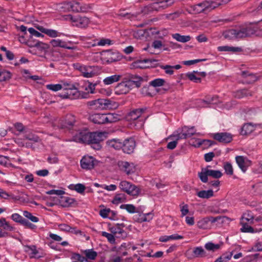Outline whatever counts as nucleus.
I'll return each mask as SVG.
<instances>
[{
    "instance_id": "1",
    "label": "nucleus",
    "mask_w": 262,
    "mask_h": 262,
    "mask_svg": "<svg viewBox=\"0 0 262 262\" xmlns=\"http://www.w3.org/2000/svg\"><path fill=\"white\" fill-rule=\"evenodd\" d=\"M104 133L102 132H89L87 130L79 132L74 136V140L77 142L92 144V147L96 150L101 148L100 144L105 138Z\"/></svg>"
},
{
    "instance_id": "2",
    "label": "nucleus",
    "mask_w": 262,
    "mask_h": 262,
    "mask_svg": "<svg viewBox=\"0 0 262 262\" xmlns=\"http://www.w3.org/2000/svg\"><path fill=\"white\" fill-rule=\"evenodd\" d=\"M255 28L250 25L240 28L229 29L225 31L223 36L228 40L239 39L248 37L255 34Z\"/></svg>"
},
{
    "instance_id": "3",
    "label": "nucleus",
    "mask_w": 262,
    "mask_h": 262,
    "mask_svg": "<svg viewBox=\"0 0 262 262\" xmlns=\"http://www.w3.org/2000/svg\"><path fill=\"white\" fill-rule=\"evenodd\" d=\"M222 5V3L217 1H204L196 5L191 6L190 8L194 13L199 14L209 12Z\"/></svg>"
},
{
    "instance_id": "4",
    "label": "nucleus",
    "mask_w": 262,
    "mask_h": 262,
    "mask_svg": "<svg viewBox=\"0 0 262 262\" xmlns=\"http://www.w3.org/2000/svg\"><path fill=\"white\" fill-rule=\"evenodd\" d=\"M88 105L94 110L114 109L118 106L117 102L107 99H98L89 101Z\"/></svg>"
},
{
    "instance_id": "5",
    "label": "nucleus",
    "mask_w": 262,
    "mask_h": 262,
    "mask_svg": "<svg viewBox=\"0 0 262 262\" xmlns=\"http://www.w3.org/2000/svg\"><path fill=\"white\" fill-rule=\"evenodd\" d=\"M117 119V115L112 113L108 114H95L90 117V120L93 122L98 124L114 122Z\"/></svg>"
},
{
    "instance_id": "6",
    "label": "nucleus",
    "mask_w": 262,
    "mask_h": 262,
    "mask_svg": "<svg viewBox=\"0 0 262 262\" xmlns=\"http://www.w3.org/2000/svg\"><path fill=\"white\" fill-rule=\"evenodd\" d=\"M210 166H207L205 168H202L201 171L199 172L198 176L202 182L207 183L208 176L214 179H219L223 176L220 170L210 169Z\"/></svg>"
},
{
    "instance_id": "7",
    "label": "nucleus",
    "mask_w": 262,
    "mask_h": 262,
    "mask_svg": "<svg viewBox=\"0 0 262 262\" xmlns=\"http://www.w3.org/2000/svg\"><path fill=\"white\" fill-rule=\"evenodd\" d=\"M75 69L80 72L84 77H92L97 73L98 67L86 66L82 65L79 63L73 64Z\"/></svg>"
},
{
    "instance_id": "8",
    "label": "nucleus",
    "mask_w": 262,
    "mask_h": 262,
    "mask_svg": "<svg viewBox=\"0 0 262 262\" xmlns=\"http://www.w3.org/2000/svg\"><path fill=\"white\" fill-rule=\"evenodd\" d=\"M223 217L221 216L216 217L212 216H207L199 220L197 222L196 225L201 229H210L211 228L212 224L214 223Z\"/></svg>"
},
{
    "instance_id": "9",
    "label": "nucleus",
    "mask_w": 262,
    "mask_h": 262,
    "mask_svg": "<svg viewBox=\"0 0 262 262\" xmlns=\"http://www.w3.org/2000/svg\"><path fill=\"white\" fill-rule=\"evenodd\" d=\"M119 188L123 191L133 196H137L140 192L137 186L126 181H121L119 184Z\"/></svg>"
},
{
    "instance_id": "10",
    "label": "nucleus",
    "mask_w": 262,
    "mask_h": 262,
    "mask_svg": "<svg viewBox=\"0 0 262 262\" xmlns=\"http://www.w3.org/2000/svg\"><path fill=\"white\" fill-rule=\"evenodd\" d=\"M144 112L143 108H138L130 112L128 115V118L130 121L138 120L139 125L142 126L143 124L145 118L141 116L142 113Z\"/></svg>"
},
{
    "instance_id": "11",
    "label": "nucleus",
    "mask_w": 262,
    "mask_h": 262,
    "mask_svg": "<svg viewBox=\"0 0 262 262\" xmlns=\"http://www.w3.org/2000/svg\"><path fill=\"white\" fill-rule=\"evenodd\" d=\"M185 255L188 259H192L196 257H204L207 256L206 252L202 247H194L192 251L188 250Z\"/></svg>"
},
{
    "instance_id": "12",
    "label": "nucleus",
    "mask_w": 262,
    "mask_h": 262,
    "mask_svg": "<svg viewBox=\"0 0 262 262\" xmlns=\"http://www.w3.org/2000/svg\"><path fill=\"white\" fill-rule=\"evenodd\" d=\"M136 147V142L132 138H127L122 142V149L124 152L130 154L133 152Z\"/></svg>"
},
{
    "instance_id": "13",
    "label": "nucleus",
    "mask_w": 262,
    "mask_h": 262,
    "mask_svg": "<svg viewBox=\"0 0 262 262\" xmlns=\"http://www.w3.org/2000/svg\"><path fill=\"white\" fill-rule=\"evenodd\" d=\"M130 82L123 81L115 88V93L117 95L126 94L132 89Z\"/></svg>"
},
{
    "instance_id": "14",
    "label": "nucleus",
    "mask_w": 262,
    "mask_h": 262,
    "mask_svg": "<svg viewBox=\"0 0 262 262\" xmlns=\"http://www.w3.org/2000/svg\"><path fill=\"white\" fill-rule=\"evenodd\" d=\"M59 121L61 128L71 129L74 125L76 120L74 115L68 114L64 119L60 120Z\"/></svg>"
},
{
    "instance_id": "15",
    "label": "nucleus",
    "mask_w": 262,
    "mask_h": 262,
    "mask_svg": "<svg viewBox=\"0 0 262 262\" xmlns=\"http://www.w3.org/2000/svg\"><path fill=\"white\" fill-rule=\"evenodd\" d=\"M97 161L92 156H84L81 160V166L83 169H91L93 168Z\"/></svg>"
},
{
    "instance_id": "16",
    "label": "nucleus",
    "mask_w": 262,
    "mask_h": 262,
    "mask_svg": "<svg viewBox=\"0 0 262 262\" xmlns=\"http://www.w3.org/2000/svg\"><path fill=\"white\" fill-rule=\"evenodd\" d=\"M236 162L243 172H245L248 167H249L251 163V161L248 160V158L242 156H237L235 157Z\"/></svg>"
},
{
    "instance_id": "17",
    "label": "nucleus",
    "mask_w": 262,
    "mask_h": 262,
    "mask_svg": "<svg viewBox=\"0 0 262 262\" xmlns=\"http://www.w3.org/2000/svg\"><path fill=\"white\" fill-rule=\"evenodd\" d=\"M213 138L219 142L224 143H230L232 140V135L227 133H216L214 134Z\"/></svg>"
},
{
    "instance_id": "18",
    "label": "nucleus",
    "mask_w": 262,
    "mask_h": 262,
    "mask_svg": "<svg viewBox=\"0 0 262 262\" xmlns=\"http://www.w3.org/2000/svg\"><path fill=\"white\" fill-rule=\"evenodd\" d=\"M118 165L120 169L127 174H129L135 171V167L132 163L126 161H119Z\"/></svg>"
},
{
    "instance_id": "19",
    "label": "nucleus",
    "mask_w": 262,
    "mask_h": 262,
    "mask_svg": "<svg viewBox=\"0 0 262 262\" xmlns=\"http://www.w3.org/2000/svg\"><path fill=\"white\" fill-rule=\"evenodd\" d=\"M62 8L68 11L80 13V3L78 2H66L63 3Z\"/></svg>"
},
{
    "instance_id": "20",
    "label": "nucleus",
    "mask_w": 262,
    "mask_h": 262,
    "mask_svg": "<svg viewBox=\"0 0 262 262\" xmlns=\"http://www.w3.org/2000/svg\"><path fill=\"white\" fill-rule=\"evenodd\" d=\"M25 251L29 253L30 258H39L43 257V255L39 254V252L34 245L26 246Z\"/></svg>"
},
{
    "instance_id": "21",
    "label": "nucleus",
    "mask_w": 262,
    "mask_h": 262,
    "mask_svg": "<svg viewBox=\"0 0 262 262\" xmlns=\"http://www.w3.org/2000/svg\"><path fill=\"white\" fill-rule=\"evenodd\" d=\"M143 78L141 77L136 75H129L128 76V80L127 82H130L131 88L134 87L139 88L141 86V82L142 81Z\"/></svg>"
},
{
    "instance_id": "22",
    "label": "nucleus",
    "mask_w": 262,
    "mask_h": 262,
    "mask_svg": "<svg viewBox=\"0 0 262 262\" xmlns=\"http://www.w3.org/2000/svg\"><path fill=\"white\" fill-rule=\"evenodd\" d=\"M173 4L171 0H166L159 3H154L152 5V9L156 11H159L161 9H164Z\"/></svg>"
},
{
    "instance_id": "23",
    "label": "nucleus",
    "mask_w": 262,
    "mask_h": 262,
    "mask_svg": "<svg viewBox=\"0 0 262 262\" xmlns=\"http://www.w3.org/2000/svg\"><path fill=\"white\" fill-rule=\"evenodd\" d=\"M122 141L119 139H112L106 142V144L110 148L119 150L122 147Z\"/></svg>"
},
{
    "instance_id": "24",
    "label": "nucleus",
    "mask_w": 262,
    "mask_h": 262,
    "mask_svg": "<svg viewBox=\"0 0 262 262\" xmlns=\"http://www.w3.org/2000/svg\"><path fill=\"white\" fill-rule=\"evenodd\" d=\"M74 19V23L79 27H85L90 23L89 18L85 16H77Z\"/></svg>"
},
{
    "instance_id": "25",
    "label": "nucleus",
    "mask_w": 262,
    "mask_h": 262,
    "mask_svg": "<svg viewBox=\"0 0 262 262\" xmlns=\"http://www.w3.org/2000/svg\"><path fill=\"white\" fill-rule=\"evenodd\" d=\"M37 28L41 32L47 34L51 37H56L59 36V33L55 30L46 29L42 26L37 27Z\"/></svg>"
},
{
    "instance_id": "26",
    "label": "nucleus",
    "mask_w": 262,
    "mask_h": 262,
    "mask_svg": "<svg viewBox=\"0 0 262 262\" xmlns=\"http://www.w3.org/2000/svg\"><path fill=\"white\" fill-rule=\"evenodd\" d=\"M64 90H65L66 91L64 92H62L59 95V96L63 99H73L74 98V96L75 95V93H77L76 89H74V91L73 92V90L70 88H64Z\"/></svg>"
},
{
    "instance_id": "27",
    "label": "nucleus",
    "mask_w": 262,
    "mask_h": 262,
    "mask_svg": "<svg viewBox=\"0 0 262 262\" xmlns=\"http://www.w3.org/2000/svg\"><path fill=\"white\" fill-rule=\"evenodd\" d=\"M26 43L30 47H37L41 50H46L48 48V45L39 41H36L33 43L31 39L28 40Z\"/></svg>"
},
{
    "instance_id": "28",
    "label": "nucleus",
    "mask_w": 262,
    "mask_h": 262,
    "mask_svg": "<svg viewBox=\"0 0 262 262\" xmlns=\"http://www.w3.org/2000/svg\"><path fill=\"white\" fill-rule=\"evenodd\" d=\"M75 202L74 199L68 196H61L59 200V203L64 207H68Z\"/></svg>"
},
{
    "instance_id": "29",
    "label": "nucleus",
    "mask_w": 262,
    "mask_h": 262,
    "mask_svg": "<svg viewBox=\"0 0 262 262\" xmlns=\"http://www.w3.org/2000/svg\"><path fill=\"white\" fill-rule=\"evenodd\" d=\"M217 50L221 52H239L242 51V49L241 48L229 47L228 46H220L217 48Z\"/></svg>"
},
{
    "instance_id": "30",
    "label": "nucleus",
    "mask_w": 262,
    "mask_h": 262,
    "mask_svg": "<svg viewBox=\"0 0 262 262\" xmlns=\"http://www.w3.org/2000/svg\"><path fill=\"white\" fill-rule=\"evenodd\" d=\"M198 146H202L203 149L207 148L212 145L214 144L215 142L213 141L209 140H201L198 139L196 141Z\"/></svg>"
},
{
    "instance_id": "31",
    "label": "nucleus",
    "mask_w": 262,
    "mask_h": 262,
    "mask_svg": "<svg viewBox=\"0 0 262 262\" xmlns=\"http://www.w3.org/2000/svg\"><path fill=\"white\" fill-rule=\"evenodd\" d=\"M251 192L256 195H262V182L257 183L252 185Z\"/></svg>"
},
{
    "instance_id": "32",
    "label": "nucleus",
    "mask_w": 262,
    "mask_h": 262,
    "mask_svg": "<svg viewBox=\"0 0 262 262\" xmlns=\"http://www.w3.org/2000/svg\"><path fill=\"white\" fill-rule=\"evenodd\" d=\"M51 45L54 47H60L68 49H73L74 47H68L64 41L60 39H52L50 41Z\"/></svg>"
},
{
    "instance_id": "33",
    "label": "nucleus",
    "mask_w": 262,
    "mask_h": 262,
    "mask_svg": "<svg viewBox=\"0 0 262 262\" xmlns=\"http://www.w3.org/2000/svg\"><path fill=\"white\" fill-rule=\"evenodd\" d=\"M121 76L120 75H114L105 78L103 80L104 84L109 85L120 80Z\"/></svg>"
},
{
    "instance_id": "34",
    "label": "nucleus",
    "mask_w": 262,
    "mask_h": 262,
    "mask_svg": "<svg viewBox=\"0 0 262 262\" xmlns=\"http://www.w3.org/2000/svg\"><path fill=\"white\" fill-rule=\"evenodd\" d=\"M197 195L201 198L209 199L213 195L212 190H201L197 193Z\"/></svg>"
},
{
    "instance_id": "35",
    "label": "nucleus",
    "mask_w": 262,
    "mask_h": 262,
    "mask_svg": "<svg viewBox=\"0 0 262 262\" xmlns=\"http://www.w3.org/2000/svg\"><path fill=\"white\" fill-rule=\"evenodd\" d=\"M172 37L177 41L181 42H186L191 39V37L189 35H181L179 33H176L172 35Z\"/></svg>"
},
{
    "instance_id": "36",
    "label": "nucleus",
    "mask_w": 262,
    "mask_h": 262,
    "mask_svg": "<svg viewBox=\"0 0 262 262\" xmlns=\"http://www.w3.org/2000/svg\"><path fill=\"white\" fill-rule=\"evenodd\" d=\"M254 130V126L251 123L245 124L242 128L241 134L248 135Z\"/></svg>"
},
{
    "instance_id": "37",
    "label": "nucleus",
    "mask_w": 262,
    "mask_h": 262,
    "mask_svg": "<svg viewBox=\"0 0 262 262\" xmlns=\"http://www.w3.org/2000/svg\"><path fill=\"white\" fill-rule=\"evenodd\" d=\"M158 61L157 60L154 59H144L143 60H139L138 62H136V64H142V63H147L151 64V63L154 62H157ZM149 65L147 66H143V65H137V67L140 68H145L147 67H149Z\"/></svg>"
},
{
    "instance_id": "38",
    "label": "nucleus",
    "mask_w": 262,
    "mask_h": 262,
    "mask_svg": "<svg viewBox=\"0 0 262 262\" xmlns=\"http://www.w3.org/2000/svg\"><path fill=\"white\" fill-rule=\"evenodd\" d=\"M252 92L246 89H243L237 91L235 94V97L237 98L240 99L244 97L252 96Z\"/></svg>"
},
{
    "instance_id": "39",
    "label": "nucleus",
    "mask_w": 262,
    "mask_h": 262,
    "mask_svg": "<svg viewBox=\"0 0 262 262\" xmlns=\"http://www.w3.org/2000/svg\"><path fill=\"white\" fill-rule=\"evenodd\" d=\"M182 130L183 131L184 135H186V138H189L195 134L196 132L194 129V127L192 126L191 127H188L187 126H184L182 128Z\"/></svg>"
},
{
    "instance_id": "40",
    "label": "nucleus",
    "mask_w": 262,
    "mask_h": 262,
    "mask_svg": "<svg viewBox=\"0 0 262 262\" xmlns=\"http://www.w3.org/2000/svg\"><path fill=\"white\" fill-rule=\"evenodd\" d=\"M125 195L123 193H119L116 194L112 202L114 204H118L119 203L125 202Z\"/></svg>"
},
{
    "instance_id": "41",
    "label": "nucleus",
    "mask_w": 262,
    "mask_h": 262,
    "mask_svg": "<svg viewBox=\"0 0 262 262\" xmlns=\"http://www.w3.org/2000/svg\"><path fill=\"white\" fill-rule=\"evenodd\" d=\"M241 224L242 226V227L241 229V230L243 232H249V233H253L254 229L249 224L248 222H241Z\"/></svg>"
},
{
    "instance_id": "42",
    "label": "nucleus",
    "mask_w": 262,
    "mask_h": 262,
    "mask_svg": "<svg viewBox=\"0 0 262 262\" xmlns=\"http://www.w3.org/2000/svg\"><path fill=\"white\" fill-rule=\"evenodd\" d=\"M24 138L34 142H38L40 141L39 138L31 132H26L24 135Z\"/></svg>"
},
{
    "instance_id": "43",
    "label": "nucleus",
    "mask_w": 262,
    "mask_h": 262,
    "mask_svg": "<svg viewBox=\"0 0 262 262\" xmlns=\"http://www.w3.org/2000/svg\"><path fill=\"white\" fill-rule=\"evenodd\" d=\"M205 248L209 251L214 252L220 248L219 244H214L211 242H208L205 245Z\"/></svg>"
},
{
    "instance_id": "44",
    "label": "nucleus",
    "mask_w": 262,
    "mask_h": 262,
    "mask_svg": "<svg viewBox=\"0 0 262 262\" xmlns=\"http://www.w3.org/2000/svg\"><path fill=\"white\" fill-rule=\"evenodd\" d=\"M151 217H149V219H146L145 216H144V214L138 213L134 216V220L137 222L141 223L143 222H149L151 220Z\"/></svg>"
},
{
    "instance_id": "45",
    "label": "nucleus",
    "mask_w": 262,
    "mask_h": 262,
    "mask_svg": "<svg viewBox=\"0 0 262 262\" xmlns=\"http://www.w3.org/2000/svg\"><path fill=\"white\" fill-rule=\"evenodd\" d=\"M123 227L124 226L122 225L117 224L111 228V231L113 234L119 233L121 234L124 232Z\"/></svg>"
},
{
    "instance_id": "46",
    "label": "nucleus",
    "mask_w": 262,
    "mask_h": 262,
    "mask_svg": "<svg viewBox=\"0 0 262 262\" xmlns=\"http://www.w3.org/2000/svg\"><path fill=\"white\" fill-rule=\"evenodd\" d=\"M84 252L86 259L94 260L97 256V253L93 249L86 250Z\"/></svg>"
},
{
    "instance_id": "47",
    "label": "nucleus",
    "mask_w": 262,
    "mask_h": 262,
    "mask_svg": "<svg viewBox=\"0 0 262 262\" xmlns=\"http://www.w3.org/2000/svg\"><path fill=\"white\" fill-rule=\"evenodd\" d=\"M241 222H246L250 224H254V216L249 212L245 213L242 218Z\"/></svg>"
},
{
    "instance_id": "48",
    "label": "nucleus",
    "mask_w": 262,
    "mask_h": 262,
    "mask_svg": "<svg viewBox=\"0 0 262 262\" xmlns=\"http://www.w3.org/2000/svg\"><path fill=\"white\" fill-rule=\"evenodd\" d=\"M28 31L30 34V37L28 39V40L33 39V37H43V35H42L41 33H39V32L35 30L33 28H30L28 29Z\"/></svg>"
},
{
    "instance_id": "49",
    "label": "nucleus",
    "mask_w": 262,
    "mask_h": 262,
    "mask_svg": "<svg viewBox=\"0 0 262 262\" xmlns=\"http://www.w3.org/2000/svg\"><path fill=\"white\" fill-rule=\"evenodd\" d=\"M11 78L10 73L3 70L0 71V81H4L9 79Z\"/></svg>"
},
{
    "instance_id": "50",
    "label": "nucleus",
    "mask_w": 262,
    "mask_h": 262,
    "mask_svg": "<svg viewBox=\"0 0 262 262\" xmlns=\"http://www.w3.org/2000/svg\"><path fill=\"white\" fill-rule=\"evenodd\" d=\"M92 4H83L80 5V13H88L90 10L92 9Z\"/></svg>"
},
{
    "instance_id": "51",
    "label": "nucleus",
    "mask_w": 262,
    "mask_h": 262,
    "mask_svg": "<svg viewBox=\"0 0 262 262\" xmlns=\"http://www.w3.org/2000/svg\"><path fill=\"white\" fill-rule=\"evenodd\" d=\"M165 80L163 79L158 78L150 82V85L154 87L161 86L164 85Z\"/></svg>"
},
{
    "instance_id": "52",
    "label": "nucleus",
    "mask_w": 262,
    "mask_h": 262,
    "mask_svg": "<svg viewBox=\"0 0 262 262\" xmlns=\"http://www.w3.org/2000/svg\"><path fill=\"white\" fill-rule=\"evenodd\" d=\"M120 208L126 210L129 213L136 212V207L132 204H123L120 206Z\"/></svg>"
},
{
    "instance_id": "53",
    "label": "nucleus",
    "mask_w": 262,
    "mask_h": 262,
    "mask_svg": "<svg viewBox=\"0 0 262 262\" xmlns=\"http://www.w3.org/2000/svg\"><path fill=\"white\" fill-rule=\"evenodd\" d=\"M71 259L77 260L79 262H84L87 261L86 258L80 255L79 253H73L71 256Z\"/></svg>"
},
{
    "instance_id": "54",
    "label": "nucleus",
    "mask_w": 262,
    "mask_h": 262,
    "mask_svg": "<svg viewBox=\"0 0 262 262\" xmlns=\"http://www.w3.org/2000/svg\"><path fill=\"white\" fill-rule=\"evenodd\" d=\"M180 211L181 212V217H184L189 213L188 205L187 204H184L183 203L180 205Z\"/></svg>"
},
{
    "instance_id": "55",
    "label": "nucleus",
    "mask_w": 262,
    "mask_h": 262,
    "mask_svg": "<svg viewBox=\"0 0 262 262\" xmlns=\"http://www.w3.org/2000/svg\"><path fill=\"white\" fill-rule=\"evenodd\" d=\"M23 215L25 216L26 217L29 219L32 222L36 223L39 221V219L38 217L33 216L32 213H31L30 212L28 211H24L23 212Z\"/></svg>"
},
{
    "instance_id": "56",
    "label": "nucleus",
    "mask_w": 262,
    "mask_h": 262,
    "mask_svg": "<svg viewBox=\"0 0 262 262\" xmlns=\"http://www.w3.org/2000/svg\"><path fill=\"white\" fill-rule=\"evenodd\" d=\"M46 87L48 90H52L55 92L60 90L63 88L62 86L60 84H48L47 85Z\"/></svg>"
},
{
    "instance_id": "57",
    "label": "nucleus",
    "mask_w": 262,
    "mask_h": 262,
    "mask_svg": "<svg viewBox=\"0 0 262 262\" xmlns=\"http://www.w3.org/2000/svg\"><path fill=\"white\" fill-rule=\"evenodd\" d=\"M224 168L227 174L232 176L233 173V170L231 164L229 163H226Z\"/></svg>"
},
{
    "instance_id": "58",
    "label": "nucleus",
    "mask_w": 262,
    "mask_h": 262,
    "mask_svg": "<svg viewBox=\"0 0 262 262\" xmlns=\"http://www.w3.org/2000/svg\"><path fill=\"white\" fill-rule=\"evenodd\" d=\"M194 73H198V72L194 71L193 73H190L187 74V77L191 81H193L195 82H200L201 81V79L199 77H197Z\"/></svg>"
},
{
    "instance_id": "59",
    "label": "nucleus",
    "mask_w": 262,
    "mask_h": 262,
    "mask_svg": "<svg viewBox=\"0 0 262 262\" xmlns=\"http://www.w3.org/2000/svg\"><path fill=\"white\" fill-rule=\"evenodd\" d=\"M162 69L165 70V72L167 74L172 75L173 74V68L171 66L169 65H162L160 66Z\"/></svg>"
},
{
    "instance_id": "60",
    "label": "nucleus",
    "mask_w": 262,
    "mask_h": 262,
    "mask_svg": "<svg viewBox=\"0 0 262 262\" xmlns=\"http://www.w3.org/2000/svg\"><path fill=\"white\" fill-rule=\"evenodd\" d=\"M11 219L15 222L19 223L20 224H22L23 221L24 220V218H23L21 215H20L18 213H14L11 215Z\"/></svg>"
},
{
    "instance_id": "61",
    "label": "nucleus",
    "mask_w": 262,
    "mask_h": 262,
    "mask_svg": "<svg viewBox=\"0 0 262 262\" xmlns=\"http://www.w3.org/2000/svg\"><path fill=\"white\" fill-rule=\"evenodd\" d=\"M102 235L106 237L107 240L111 243H114L115 242V238L114 236V235L111 233H107L106 232H102Z\"/></svg>"
},
{
    "instance_id": "62",
    "label": "nucleus",
    "mask_w": 262,
    "mask_h": 262,
    "mask_svg": "<svg viewBox=\"0 0 262 262\" xmlns=\"http://www.w3.org/2000/svg\"><path fill=\"white\" fill-rule=\"evenodd\" d=\"M172 137L173 138V139H175L174 141H178V140L182 139H186V135H184V133L183 131L182 130V132L172 136Z\"/></svg>"
},
{
    "instance_id": "63",
    "label": "nucleus",
    "mask_w": 262,
    "mask_h": 262,
    "mask_svg": "<svg viewBox=\"0 0 262 262\" xmlns=\"http://www.w3.org/2000/svg\"><path fill=\"white\" fill-rule=\"evenodd\" d=\"M85 187L82 184H77L74 186V189L78 192L82 193L84 192Z\"/></svg>"
},
{
    "instance_id": "64",
    "label": "nucleus",
    "mask_w": 262,
    "mask_h": 262,
    "mask_svg": "<svg viewBox=\"0 0 262 262\" xmlns=\"http://www.w3.org/2000/svg\"><path fill=\"white\" fill-rule=\"evenodd\" d=\"M21 225H23L25 226L27 228H28L31 229H34L36 228V226L35 225L29 222L28 221H27L25 219H24V221H23V223H22Z\"/></svg>"
}]
</instances>
